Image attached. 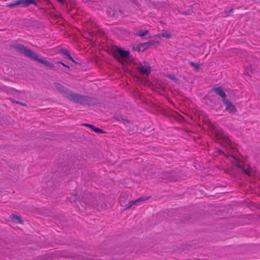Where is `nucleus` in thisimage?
<instances>
[{"label": "nucleus", "mask_w": 260, "mask_h": 260, "mask_svg": "<svg viewBox=\"0 0 260 260\" xmlns=\"http://www.w3.org/2000/svg\"><path fill=\"white\" fill-rule=\"evenodd\" d=\"M219 152L220 153L224 154V153L223 152H222L221 150H219Z\"/></svg>", "instance_id": "nucleus-26"}, {"label": "nucleus", "mask_w": 260, "mask_h": 260, "mask_svg": "<svg viewBox=\"0 0 260 260\" xmlns=\"http://www.w3.org/2000/svg\"><path fill=\"white\" fill-rule=\"evenodd\" d=\"M84 125L86 126H88V127H90L91 128H92V129L94 132H95L96 133H100V134H103L105 133L104 131L103 130H102V129L95 127L92 125H90V124H84Z\"/></svg>", "instance_id": "nucleus-12"}, {"label": "nucleus", "mask_w": 260, "mask_h": 260, "mask_svg": "<svg viewBox=\"0 0 260 260\" xmlns=\"http://www.w3.org/2000/svg\"><path fill=\"white\" fill-rule=\"evenodd\" d=\"M148 33V31L147 30H145L143 31H140L137 32L136 34V35L138 36L139 37H143L145 35H147Z\"/></svg>", "instance_id": "nucleus-18"}, {"label": "nucleus", "mask_w": 260, "mask_h": 260, "mask_svg": "<svg viewBox=\"0 0 260 260\" xmlns=\"http://www.w3.org/2000/svg\"><path fill=\"white\" fill-rule=\"evenodd\" d=\"M153 44L152 42L148 41L139 45V50L140 51H143L149 47V46Z\"/></svg>", "instance_id": "nucleus-10"}, {"label": "nucleus", "mask_w": 260, "mask_h": 260, "mask_svg": "<svg viewBox=\"0 0 260 260\" xmlns=\"http://www.w3.org/2000/svg\"><path fill=\"white\" fill-rule=\"evenodd\" d=\"M57 1L62 4H63V3H64V0H57Z\"/></svg>", "instance_id": "nucleus-25"}, {"label": "nucleus", "mask_w": 260, "mask_h": 260, "mask_svg": "<svg viewBox=\"0 0 260 260\" xmlns=\"http://www.w3.org/2000/svg\"><path fill=\"white\" fill-rule=\"evenodd\" d=\"M213 90L218 95L221 96L223 99H225L226 96V93L220 87H214Z\"/></svg>", "instance_id": "nucleus-8"}, {"label": "nucleus", "mask_w": 260, "mask_h": 260, "mask_svg": "<svg viewBox=\"0 0 260 260\" xmlns=\"http://www.w3.org/2000/svg\"><path fill=\"white\" fill-rule=\"evenodd\" d=\"M130 203H131V205H132L133 206L137 203L136 200H133L131 201Z\"/></svg>", "instance_id": "nucleus-22"}, {"label": "nucleus", "mask_w": 260, "mask_h": 260, "mask_svg": "<svg viewBox=\"0 0 260 260\" xmlns=\"http://www.w3.org/2000/svg\"><path fill=\"white\" fill-rule=\"evenodd\" d=\"M133 205H131V203H130V202L128 203V204L127 205H126V207H125V209H128L129 208H130Z\"/></svg>", "instance_id": "nucleus-21"}, {"label": "nucleus", "mask_w": 260, "mask_h": 260, "mask_svg": "<svg viewBox=\"0 0 260 260\" xmlns=\"http://www.w3.org/2000/svg\"><path fill=\"white\" fill-rule=\"evenodd\" d=\"M190 65L193 67L194 69H196L197 71H198L200 68V66L199 64L197 63H194L193 62H190L189 63Z\"/></svg>", "instance_id": "nucleus-19"}, {"label": "nucleus", "mask_w": 260, "mask_h": 260, "mask_svg": "<svg viewBox=\"0 0 260 260\" xmlns=\"http://www.w3.org/2000/svg\"><path fill=\"white\" fill-rule=\"evenodd\" d=\"M39 62L45 64L46 66H47L49 68H50L52 69L54 68V64L47 61V60H45L43 59H40L39 60Z\"/></svg>", "instance_id": "nucleus-13"}, {"label": "nucleus", "mask_w": 260, "mask_h": 260, "mask_svg": "<svg viewBox=\"0 0 260 260\" xmlns=\"http://www.w3.org/2000/svg\"><path fill=\"white\" fill-rule=\"evenodd\" d=\"M19 6L22 7H25L29 6L31 4H36L34 0H18Z\"/></svg>", "instance_id": "nucleus-9"}, {"label": "nucleus", "mask_w": 260, "mask_h": 260, "mask_svg": "<svg viewBox=\"0 0 260 260\" xmlns=\"http://www.w3.org/2000/svg\"><path fill=\"white\" fill-rule=\"evenodd\" d=\"M129 55V52L128 51L123 50L121 48H116L113 50V55L115 58L119 60L120 58H128Z\"/></svg>", "instance_id": "nucleus-4"}, {"label": "nucleus", "mask_w": 260, "mask_h": 260, "mask_svg": "<svg viewBox=\"0 0 260 260\" xmlns=\"http://www.w3.org/2000/svg\"><path fill=\"white\" fill-rule=\"evenodd\" d=\"M17 50L20 53L23 54L25 56L30 58L31 59L39 61L40 58H39L38 55L30 49H27L23 45H18L17 47Z\"/></svg>", "instance_id": "nucleus-3"}, {"label": "nucleus", "mask_w": 260, "mask_h": 260, "mask_svg": "<svg viewBox=\"0 0 260 260\" xmlns=\"http://www.w3.org/2000/svg\"><path fill=\"white\" fill-rule=\"evenodd\" d=\"M150 199V197H142L136 200L137 203H143Z\"/></svg>", "instance_id": "nucleus-17"}, {"label": "nucleus", "mask_w": 260, "mask_h": 260, "mask_svg": "<svg viewBox=\"0 0 260 260\" xmlns=\"http://www.w3.org/2000/svg\"><path fill=\"white\" fill-rule=\"evenodd\" d=\"M228 158H229L231 162L236 166L238 168H239L243 173L245 174L251 176V169L248 166H244L241 161H240L239 158L234 156L233 155L228 156L226 155Z\"/></svg>", "instance_id": "nucleus-2"}, {"label": "nucleus", "mask_w": 260, "mask_h": 260, "mask_svg": "<svg viewBox=\"0 0 260 260\" xmlns=\"http://www.w3.org/2000/svg\"><path fill=\"white\" fill-rule=\"evenodd\" d=\"M138 70L141 74L146 75H148L150 74L151 70V67L149 65L146 64L145 63H140L138 66Z\"/></svg>", "instance_id": "nucleus-6"}, {"label": "nucleus", "mask_w": 260, "mask_h": 260, "mask_svg": "<svg viewBox=\"0 0 260 260\" xmlns=\"http://www.w3.org/2000/svg\"><path fill=\"white\" fill-rule=\"evenodd\" d=\"M56 63H58V64H61V65H62L63 67H65L66 68H69V67L67 66L66 64H65L64 63L61 62V61H57L56 62Z\"/></svg>", "instance_id": "nucleus-20"}, {"label": "nucleus", "mask_w": 260, "mask_h": 260, "mask_svg": "<svg viewBox=\"0 0 260 260\" xmlns=\"http://www.w3.org/2000/svg\"><path fill=\"white\" fill-rule=\"evenodd\" d=\"M222 102L225 105V109L227 111L231 113H234L236 112V108L235 106L232 103V102L226 99H223Z\"/></svg>", "instance_id": "nucleus-7"}, {"label": "nucleus", "mask_w": 260, "mask_h": 260, "mask_svg": "<svg viewBox=\"0 0 260 260\" xmlns=\"http://www.w3.org/2000/svg\"><path fill=\"white\" fill-rule=\"evenodd\" d=\"M19 6V1H14L10 3L6 4V6L9 8H14L16 6Z\"/></svg>", "instance_id": "nucleus-14"}, {"label": "nucleus", "mask_w": 260, "mask_h": 260, "mask_svg": "<svg viewBox=\"0 0 260 260\" xmlns=\"http://www.w3.org/2000/svg\"><path fill=\"white\" fill-rule=\"evenodd\" d=\"M215 135L216 138L218 140H221L229 144L230 142L228 137L223 133L221 129L217 128L215 130Z\"/></svg>", "instance_id": "nucleus-5"}, {"label": "nucleus", "mask_w": 260, "mask_h": 260, "mask_svg": "<svg viewBox=\"0 0 260 260\" xmlns=\"http://www.w3.org/2000/svg\"><path fill=\"white\" fill-rule=\"evenodd\" d=\"M61 52L62 54L65 55L66 57L69 59L70 60H71L72 62H74L75 63H77L74 59L72 57V56L70 55L69 51L65 49H63L61 50Z\"/></svg>", "instance_id": "nucleus-11"}, {"label": "nucleus", "mask_w": 260, "mask_h": 260, "mask_svg": "<svg viewBox=\"0 0 260 260\" xmlns=\"http://www.w3.org/2000/svg\"><path fill=\"white\" fill-rule=\"evenodd\" d=\"M54 86L56 89L62 93L64 96L74 102L86 104L88 102L87 97L73 92L60 83H55Z\"/></svg>", "instance_id": "nucleus-1"}, {"label": "nucleus", "mask_w": 260, "mask_h": 260, "mask_svg": "<svg viewBox=\"0 0 260 260\" xmlns=\"http://www.w3.org/2000/svg\"><path fill=\"white\" fill-rule=\"evenodd\" d=\"M11 218L14 221L18 222L19 223H23V221L20 216L13 214L11 215Z\"/></svg>", "instance_id": "nucleus-15"}, {"label": "nucleus", "mask_w": 260, "mask_h": 260, "mask_svg": "<svg viewBox=\"0 0 260 260\" xmlns=\"http://www.w3.org/2000/svg\"><path fill=\"white\" fill-rule=\"evenodd\" d=\"M19 104L22 105H24V104L23 103H19Z\"/></svg>", "instance_id": "nucleus-27"}, {"label": "nucleus", "mask_w": 260, "mask_h": 260, "mask_svg": "<svg viewBox=\"0 0 260 260\" xmlns=\"http://www.w3.org/2000/svg\"><path fill=\"white\" fill-rule=\"evenodd\" d=\"M156 36L157 37H162L166 38H171L172 37V35L169 32H165L158 34Z\"/></svg>", "instance_id": "nucleus-16"}, {"label": "nucleus", "mask_w": 260, "mask_h": 260, "mask_svg": "<svg viewBox=\"0 0 260 260\" xmlns=\"http://www.w3.org/2000/svg\"><path fill=\"white\" fill-rule=\"evenodd\" d=\"M232 11H233V9H230L228 12V11H225V12H224V13H225V14L228 15L229 13H231V12H232Z\"/></svg>", "instance_id": "nucleus-23"}, {"label": "nucleus", "mask_w": 260, "mask_h": 260, "mask_svg": "<svg viewBox=\"0 0 260 260\" xmlns=\"http://www.w3.org/2000/svg\"><path fill=\"white\" fill-rule=\"evenodd\" d=\"M169 77H170L171 79H172V80H176V78H175V77H172V76H169Z\"/></svg>", "instance_id": "nucleus-24"}]
</instances>
